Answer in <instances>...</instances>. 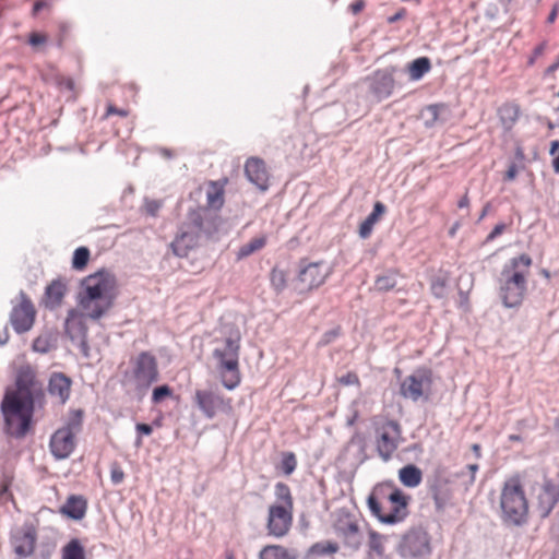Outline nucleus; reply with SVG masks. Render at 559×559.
<instances>
[{"mask_svg":"<svg viewBox=\"0 0 559 559\" xmlns=\"http://www.w3.org/2000/svg\"><path fill=\"white\" fill-rule=\"evenodd\" d=\"M332 273V267L325 262H310L301 266L298 273L300 292L310 290L322 285Z\"/></svg>","mask_w":559,"mask_h":559,"instance_id":"12","label":"nucleus"},{"mask_svg":"<svg viewBox=\"0 0 559 559\" xmlns=\"http://www.w3.org/2000/svg\"><path fill=\"white\" fill-rule=\"evenodd\" d=\"M341 383L345 385L357 384L359 382L358 377L355 373H347L340 379Z\"/></svg>","mask_w":559,"mask_h":559,"instance_id":"53","label":"nucleus"},{"mask_svg":"<svg viewBox=\"0 0 559 559\" xmlns=\"http://www.w3.org/2000/svg\"><path fill=\"white\" fill-rule=\"evenodd\" d=\"M396 550L405 559H424L431 554L430 536L421 526L412 527L401 537Z\"/></svg>","mask_w":559,"mask_h":559,"instance_id":"7","label":"nucleus"},{"mask_svg":"<svg viewBox=\"0 0 559 559\" xmlns=\"http://www.w3.org/2000/svg\"><path fill=\"white\" fill-rule=\"evenodd\" d=\"M501 519L509 525H522L526 521L528 503L518 477L504 481L500 493Z\"/></svg>","mask_w":559,"mask_h":559,"instance_id":"5","label":"nucleus"},{"mask_svg":"<svg viewBox=\"0 0 559 559\" xmlns=\"http://www.w3.org/2000/svg\"><path fill=\"white\" fill-rule=\"evenodd\" d=\"M537 510L542 518H547L559 501V481L545 479L538 488Z\"/></svg>","mask_w":559,"mask_h":559,"instance_id":"17","label":"nucleus"},{"mask_svg":"<svg viewBox=\"0 0 559 559\" xmlns=\"http://www.w3.org/2000/svg\"><path fill=\"white\" fill-rule=\"evenodd\" d=\"M469 204V200L467 198V195H464L460 201H459V207L463 209V207H467Z\"/></svg>","mask_w":559,"mask_h":559,"instance_id":"62","label":"nucleus"},{"mask_svg":"<svg viewBox=\"0 0 559 559\" xmlns=\"http://www.w3.org/2000/svg\"><path fill=\"white\" fill-rule=\"evenodd\" d=\"M479 466L476 463L468 464L465 468L460 473L461 476H468V479L465 481L466 486L473 485L475 481V475L478 471Z\"/></svg>","mask_w":559,"mask_h":559,"instance_id":"46","label":"nucleus"},{"mask_svg":"<svg viewBox=\"0 0 559 559\" xmlns=\"http://www.w3.org/2000/svg\"><path fill=\"white\" fill-rule=\"evenodd\" d=\"M382 490V486L376 487L373 492L367 499L371 514L385 524H395L403 521L408 514L407 506L409 497H407L402 490L392 488L391 492L388 495L390 508L386 511L377 499V493Z\"/></svg>","mask_w":559,"mask_h":559,"instance_id":"6","label":"nucleus"},{"mask_svg":"<svg viewBox=\"0 0 559 559\" xmlns=\"http://www.w3.org/2000/svg\"><path fill=\"white\" fill-rule=\"evenodd\" d=\"M270 281L276 292H282L286 286V276L282 270L273 269Z\"/></svg>","mask_w":559,"mask_h":559,"instance_id":"41","label":"nucleus"},{"mask_svg":"<svg viewBox=\"0 0 559 559\" xmlns=\"http://www.w3.org/2000/svg\"><path fill=\"white\" fill-rule=\"evenodd\" d=\"M189 228L200 238H209L217 230L216 217L207 211H193L189 214Z\"/></svg>","mask_w":559,"mask_h":559,"instance_id":"20","label":"nucleus"},{"mask_svg":"<svg viewBox=\"0 0 559 559\" xmlns=\"http://www.w3.org/2000/svg\"><path fill=\"white\" fill-rule=\"evenodd\" d=\"M135 429L140 436H150L153 431L151 425L143 423L136 424Z\"/></svg>","mask_w":559,"mask_h":559,"instance_id":"54","label":"nucleus"},{"mask_svg":"<svg viewBox=\"0 0 559 559\" xmlns=\"http://www.w3.org/2000/svg\"><path fill=\"white\" fill-rule=\"evenodd\" d=\"M36 535L33 531L16 533L12 537L14 552L19 558L31 556L35 548Z\"/></svg>","mask_w":559,"mask_h":559,"instance_id":"24","label":"nucleus"},{"mask_svg":"<svg viewBox=\"0 0 559 559\" xmlns=\"http://www.w3.org/2000/svg\"><path fill=\"white\" fill-rule=\"evenodd\" d=\"M365 8V1L364 0H355L350 5L349 9L354 14L359 13Z\"/></svg>","mask_w":559,"mask_h":559,"instance_id":"57","label":"nucleus"},{"mask_svg":"<svg viewBox=\"0 0 559 559\" xmlns=\"http://www.w3.org/2000/svg\"><path fill=\"white\" fill-rule=\"evenodd\" d=\"M200 239L194 229L189 228L188 222L171 242L173 251L178 257H186L188 250L194 248Z\"/></svg>","mask_w":559,"mask_h":559,"instance_id":"23","label":"nucleus"},{"mask_svg":"<svg viewBox=\"0 0 559 559\" xmlns=\"http://www.w3.org/2000/svg\"><path fill=\"white\" fill-rule=\"evenodd\" d=\"M504 228L506 225L503 223L496 225L491 233L488 235L487 240H492L499 235H501Z\"/></svg>","mask_w":559,"mask_h":559,"instance_id":"55","label":"nucleus"},{"mask_svg":"<svg viewBox=\"0 0 559 559\" xmlns=\"http://www.w3.org/2000/svg\"><path fill=\"white\" fill-rule=\"evenodd\" d=\"M47 38L45 35H41L39 33H32L28 38V43L33 47H38L40 45H44L46 43Z\"/></svg>","mask_w":559,"mask_h":559,"instance_id":"51","label":"nucleus"},{"mask_svg":"<svg viewBox=\"0 0 559 559\" xmlns=\"http://www.w3.org/2000/svg\"><path fill=\"white\" fill-rule=\"evenodd\" d=\"M222 337H216L213 349V359L223 385L235 389L240 382L239 353L241 334L238 328L226 326L222 331Z\"/></svg>","mask_w":559,"mask_h":559,"instance_id":"2","label":"nucleus"},{"mask_svg":"<svg viewBox=\"0 0 559 559\" xmlns=\"http://www.w3.org/2000/svg\"><path fill=\"white\" fill-rule=\"evenodd\" d=\"M397 284V275L395 272H385L379 275L374 282V289L378 292H388L393 289Z\"/></svg>","mask_w":559,"mask_h":559,"instance_id":"33","label":"nucleus"},{"mask_svg":"<svg viewBox=\"0 0 559 559\" xmlns=\"http://www.w3.org/2000/svg\"><path fill=\"white\" fill-rule=\"evenodd\" d=\"M132 373L136 390L144 393L154 382L158 381L159 372L156 358L148 352H142L134 359Z\"/></svg>","mask_w":559,"mask_h":559,"instance_id":"9","label":"nucleus"},{"mask_svg":"<svg viewBox=\"0 0 559 559\" xmlns=\"http://www.w3.org/2000/svg\"><path fill=\"white\" fill-rule=\"evenodd\" d=\"M293 522V508L272 504L269 508L267 530L275 537H283L289 531Z\"/></svg>","mask_w":559,"mask_h":559,"instance_id":"16","label":"nucleus"},{"mask_svg":"<svg viewBox=\"0 0 559 559\" xmlns=\"http://www.w3.org/2000/svg\"><path fill=\"white\" fill-rule=\"evenodd\" d=\"M110 114H118L120 116H127V111L122 110V109H117L116 107L114 106H109L108 107V115Z\"/></svg>","mask_w":559,"mask_h":559,"instance_id":"61","label":"nucleus"},{"mask_svg":"<svg viewBox=\"0 0 559 559\" xmlns=\"http://www.w3.org/2000/svg\"><path fill=\"white\" fill-rule=\"evenodd\" d=\"M51 343L48 336H38L33 342V349L40 354H46L51 349Z\"/></svg>","mask_w":559,"mask_h":559,"instance_id":"43","label":"nucleus"},{"mask_svg":"<svg viewBox=\"0 0 559 559\" xmlns=\"http://www.w3.org/2000/svg\"><path fill=\"white\" fill-rule=\"evenodd\" d=\"M394 72L395 68L391 67L378 70L373 74L370 91L379 100L385 99L392 94L395 85Z\"/></svg>","mask_w":559,"mask_h":559,"instance_id":"19","label":"nucleus"},{"mask_svg":"<svg viewBox=\"0 0 559 559\" xmlns=\"http://www.w3.org/2000/svg\"><path fill=\"white\" fill-rule=\"evenodd\" d=\"M207 203L213 207H221L223 204V193L217 190L207 192Z\"/></svg>","mask_w":559,"mask_h":559,"instance_id":"49","label":"nucleus"},{"mask_svg":"<svg viewBox=\"0 0 559 559\" xmlns=\"http://www.w3.org/2000/svg\"><path fill=\"white\" fill-rule=\"evenodd\" d=\"M20 305L14 306L10 314L11 325L17 334H22L32 329L36 314L32 301L24 292H20Z\"/></svg>","mask_w":559,"mask_h":559,"instance_id":"14","label":"nucleus"},{"mask_svg":"<svg viewBox=\"0 0 559 559\" xmlns=\"http://www.w3.org/2000/svg\"><path fill=\"white\" fill-rule=\"evenodd\" d=\"M444 110L442 105H429L423 111V117L427 126H432L439 118L440 112Z\"/></svg>","mask_w":559,"mask_h":559,"instance_id":"39","label":"nucleus"},{"mask_svg":"<svg viewBox=\"0 0 559 559\" xmlns=\"http://www.w3.org/2000/svg\"><path fill=\"white\" fill-rule=\"evenodd\" d=\"M489 207H490V204H489V203H487V204L484 206V209H483V211H481V213H480V215H479V219H483V218L487 215V213H488V211H489Z\"/></svg>","mask_w":559,"mask_h":559,"instance_id":"64","label":"nucleus"},{"mask_svg":"<svg viewBox=\"0 0 559 559\" xmlns=\"http://www.w3.org/2000/svg\"><path fill=\"white\" fill-rule=\"evenodd\" d=\"M400 481L408 487L415 488L420 485L423 480V472L414 464H408L399 471Z\"/></svg>","mask_w":559,"mask_h":559,"instance_id":"28","label":"nucleus"},{"mask_svg":"<svg viewBox=\"0 0 559 559\" xmlns=\"http://www.w3.org/2000/svg\"><path fill=\"white\" fill-rule=\"evenodd\" d=\"M531 265L532 259L525 253L511 258L503 265L499 277V296L506 308H515L522 304Z\"/></svg>","mask_w":559,"mask_h":559,"instance_id":"4","label":"nucleus"},{"mask_svg":"<svg viewBox=\"0 0 559 559\" xmlns=\"http://www.w3.org/2000/svg\"><path fill=\"white\" fill-rule=\"evenodd\" d=\"M194 403L209 419L214 418L218 413H226L230 409V405L223 396L211 389L197 390Z\"/></svg>","mask_w":559,"mask_h":559,"instance_id":"13","label":"nucleus"},{"mask_svg":"<svg viewBox=\"0 0 559 559\" xmlns=\"http://www.w3.org/2000/svg\"><path fill=\"white\" fill-rule=\"evenodd\" d=\"M431 69V62L428 57H419L407 66V72L411 81H419Z\"/></svg>","mask_w":559,"mask_h":559,"instance_id":"29","label":"nucleus"},{"mask_svg":"<svg viewBox=\"0 0 559 559\" xmlns=\"http://www.w3.org/2000/svg\"><path fill=\"white\" fill-rule=\"evenodd\" d=\"M432 372L427 368H418L407 376L401 383V395L417 402L420 399L428 400L431 394Z\"/></svg>","mask_w":559,"mask_h":559,"instance_id":"8","label":"nucleus"},{"mask_svg":"<svg viewBox=\"0 0 559 559\" xmlns=\"http://www.w3.org/2000/svg\"><path fill=\"white\" fill-rule=\"evenodd\" d=\"M401 425L395 420H388L380 429L377 439V452L383 462L391 460L393 453L402 441Z\"/></svg>","mask_w":559,"mask_h":559,"instance_id":"11","label":"nucleus"},{"mask_svg":"<svg viewBox=\"0 0 559 559\" xmlns=\"http://www.w3.org/2000/svg\"><path fill=\"white\" fill-rule=\"evenodd\" d=\"M64 329L71 342L76 344L81 350L86 354L88 348L86 341L87 326L84 314L75 309L69 310L64 322Z\"/></svg>","mask_w":559,"mask_h":559,"instance_id":"15","label":"nucleus"},{"mask_svg":"<svg viewBox=\"0 0 559 559\" xmlns=\"http://www.w3.org/2000/svg\"><path fill=\"white\" fill-rule=\"evenodd\" d=\"M9 341V332L5 328L3 331L0 332V345L7 344Z\"/></svg>","mask_w":559,"mask_h":559,"instance_id":"60","label":"nucleus"},{"mask_svg":"<svg viewBox=\"0 0 559 559\" xmlns=\"http://www.w3.org/2000/svg\"><path fill=\"white\" fill-rule=\"evenodd\" d=\"M386 211L385 205L382 202H376L372 212L365 218L359 226V236L362 239L368 238L371 235L374 224L380 219Z\"/></svg>","mask_w":559,"mask_h":559,"instance_id":"27","label":"nucleus"},{"mask_svg":"<svg viewBox=\"0 0 559 559\" xmlns=\"http://www.w3.org/2000/svg\"><path fill=\"white\" fill-rule=\"evenodd\" d=\"M60 511L70 519L81 520L86 512V500L81 496H70Z\"/></svg>","mask_w":559,"mask_h":559,"instance_id":"26","label":"nucleus"},{"mask_svg":"<svg viewBox=\"0 0 559 559\" xmlns=\"http://www.w3.org/2000/svg\"><path fill=\"white\" fill-rule=\"evenodd\" d=\"M275 496L281 503L280 507L293 508V497L289 487L284 483H277L275 485Z\"/></svg>","mask_w":559,"mask_h":559,"instance_id":"36","label":"nucleus"},{"mask_svg":"<svg viewBox=\"0 0 559 559\" xmlns=\"http://www.w3.org/2000/svg\"><path fill=\"white\" fill-rule=\"evenodd\" d=\"M90 259V250L86 247L75 249L72 259V266L75 270H82L86 266Z\"/></svg>","mask_w":559,"mask_h":559,"instance_id":"38","label":"nucleus"},{"mask_svg":"<svg viewBox=\"0 0 559 559\" xmlns=\"http://www.w3.org/2000/svg\"><path fill=\"white\" fill-rule=\"evenodd\" d=\"M404 15H405V9H401L394 15L388 17V22L390 24L395 23V22L400 21L401 19H403Z\"/></svg>","mask_w":559,"mask_h":559,"instance_id":"58","label":"nucleus"},{"mask_svg":"<svg viewBox=\"0 0 559 559\" xmlns=\"http://www.w3.org/2000/svg\"><path fill=\"white\" fill-rule=\"evenodd\" d=\"M173 391L167 384L156 386L152 393V402L154 404L160 403L164 399L169 397Z\"/></svg>","mask_w":559,"mask_h":559,"instance_id":"42","label":"nucleus"},{"mask_svg":"<svg viewBox=\"0 0 559 559\" xmlns=\"http://www.w3.org/2000/svg\"><path fill=\"white\" fill-rule=\"evenodd\" d=\"M550 155L552 158V167L555 173L559 174V141L555 140L550 144Z\"/></svg>","mask_w":559,"mask_h":559,"instance_id":"48","label":"nucleus"},{"mask_svg":"<svg viewBox=\"0 0 559 559\" xmlns=\"http://www.w3.org/2000/svg\"><path fill=\"white\" fill-rule=\"evenodd\" d=\"M334 531L344 545L352 550H358L362 544V534L358 521L347 512H341L334 523Z\"/></svg>","mask_w":559,"mask_h":559,"instance_id":"10","label":"nucleus"},{"mask_svg":"<svg viewBox=\"0 0 559 559\" xmlns=\"http://www.w3.org/2000/svg\"><path fill=\"white\" fill-rule=\"evenodd\" d=\"M115 280L104 271L86 276L81 283L79 302L87 316L97 320L114 305Z\"/></svg>","mask_w":559,"mask_h":559,"instance_id":"3","label":"nucleus"},{"mask_svg":"<svg viewBox=\"0 0 559 559\" xmlns=\"http://www.w3.org/2000/svg\"><path fill=\"white\" fill-rule=\"evenodd\" d=\"M265 246V238H253L249 242L241 246L237 252L238 260L249 257L253 252L262 249Z\"/></svg>","mask_w":559,"mask_h":559,"instance_id":"34","label":"nucleus"},{"mask_svg":"<svg viewBox=\"0 0 559 559\" xmlns=\"http://www.w3.org/2000/svg\"><path fill=\"white\" fill-rule=\"evenodd\" d=\"M110 479L114 485H119L124 479V473H123L121 466L117 462H114L110 465Z\"/></svg>","mask_w":559,"mask_h":559,"instance_id":"45","label":"nucleus"},{"mask_svg":"<svg viewBox=\"0 0 559 559\" xmlns=\"http://www.w3.org/2000/svg\"><path fill=\"white\" fill-rule=\"evenodd\" d=\"M15 385V391L5 393L1 411L7 433L23 438L29 430L35 408L44 406L46 394L44 383L31 367L19 370Z\"/></svg>","mask_w":559,"mask_h":559,"instance_id":"1","label":"nucleus"},{"mask_svg":"<svg viewBox=\"0 0 559 559\" xmlns=\"http://www.w3.org/2000/svg\"><path fill=\"white\" fill-rule=\"evenodd\" d=\"M431 292L437 298H443L445 296V281L441 277L433 280Z\"/></svg>","mask_w":559,"mask_h":559,"instance_id":"47","label":"nucleus"},{"mask_svg":"<svg viewBox=\"0 0 559 559\" xmlns=\"http://www.w3.org/2000/svg\"><path fill=\"white\" fill-rule=\"evenodd\" d=\"M245 174L250 182L260 190L265 191L269 187V174L265 164L258 157H251L246 162Z\"/></svg>","mask_w":559,"mask_h":559,"instance_id":"21","label":"nucleus"},{"mask_svg":"<svg viewBox=\"0 0 559 559\" xmlns=\"http://www.w3.org/2000/svg\"><path fill=\"white\" fill-rule=\"evenodd\" d=\"M50 451L57 460H64L75 448V439L69 428H59L50 438Z\"/></svg>","mask_w":559,"mask_h":559,"instance_id":"18","label":"nucleus"},{"mask_svg":"<svg viewBox=\"0 0 559 559\" xmlns=\"http://www.w3.org/2000/svg\"><path fill=\"white\" fill-rule=\"evenodd\" d=\"M559 68V57H558V60L552 63L551 66L548 67L547 69V73H552L555 72L557 69Z\"/></svg>","mask_w":559,"mask_h":559,"instance_id":"63","label":"nucleus"},{"mask_svg":"<svg viewBox=\"0 0 559 559\" xmlns=\"http://www.w3.org/2000/svg\"><path fill=\"white\" fill-rule=\"evenodd\" d=\"M386 536L381 535L374 531L369 532V542H368V555L371 557L376 555L378 557H383L385 552L384 544L386 542Z\"/></svg>","mask_w":559,"mask_h":559,"instance_id":"30","label":"nucleus"},{"mask_svg":"<svg viewBox=\"0 0 559 559\" xmlns=\"http://www.w3.org/2000/svg\"><path fill=\"white\" fill-rule=\"evenodd\" d=\"M62 559H85L84 548L78 539L70 540L63 547Z\"/></svg>","mask_w":559,"mask_h":559,"instance_id":"35","label":"nucleus"},{"mask_svg":"<svg viewBox=\"0 0 559 559\" xmlns=\"http://www.w3.org/2000/svg\"><path fill=\"white\" fill-rule=\"evenodd\" d=\"M516 174H518V167L514 163H512L508 170L506 171V176H504V179L506 180H513L515 177H516Z\"/></svg>","mask_w":559,"mask_h":559,"instance_id":"56","label":"nucleus"},{"mask_svg":"<svg viewBox=\"0 0 559 559\" xmlns=\"http://www.w3.org/2000/svg\"><path fill=\"white\" fill-rule=\"evenodd\" d=\"M297 466V460L294 453L287 452L283 454V459L281 461V469L285 475H290Z\"/></svg>","mask_w":559,"mask_h":559,"instance_id":"40","label":"nucleus"},{"mask_svg":"<svg viewBox=\"0 0 559 559\" xmlns=\"http://www.w3.org/2000/svg\"><path fill=\"white\" fill-rule=\"evenodd\" d=\"M260 559H296V555L282 546H266L260 551Z\"/></svg>","mask_w":559,"mask_h":559,"instance_id":"32","label":"nucleus"},{"mask_svg":"<svg viewBox=\"0 0 559 559\" xmlns=\"http://www.w3.org/2000/svg\"><path fill=\"white\" fill-rule=\"evenodd\" d=\"M558 10H559V4H555L551 12L549 13L548 17H547V22L548 23H554L557 19V14H558Z\"/></svg>","mask_w":559,"mask_h":559,"instance_id":"59","label":"nucleus"},{"mask_svg":"<svg viewBox=\"0 0 559 559\" xmlns=\"http://www.w3.org/2000/svg\"><path fill=\"white\" fill-rule=\"evenodd\" d=\"M499 117L503 127L509 130L519 118V107L513 104H506L499 108Z\"/></svg>","mask_w":559,"mask_h":559,"instance_id":"31","label":"nucleus"},{"mask_svg":"<svg viewBox=\"0 0 559 559\" xmlns=\"http://www.w3.org/2000/svg\"><path fill=\"white\" fill-rule=\"evenodd\" d=\"M72 380L62 372H52L48 381V393L64 404L71 393Z\"/></svg>","mask_w":559,"mask_h":559,"instance_id":"22","label":"nucleus"},{"mask_svg":"<svg viewBox=\"0 0 559 559\" xmlns=\"http://www.w3.org/2000/svg\"><path fill=\"white\" fill-rule=\"evenodd\" d=\"M67 287L66 284L60 280L52 281L45 290L44 302L45 306L49 309H55L59 307L62 302V299L66 295Z\"/></svg>","mask_w":559,"mask_h":559,"instance_id":"25","label":"nucleus"},{"mask_svg":"<svg viewBox=\"0 0 559 559\" xmlns=\"http://www.w3.org/2000/svg\"><path fill=\"white\" fill-rule=\"evenodd\" d=\"M337 550H338L337 544L332 543V542H320L310 547L309 554L323 556V555H329V554H335Z\"/></svg>","mask_w":559,"mask_h":559,"instance_id":"37","label":"nucleus"},{"mask_svg":"<svg viewBox=\"0 0 559 559\" xmlns=\"http://www.w3.org/2000/svg\"><path fill=\"white\" fill-rule=\"evenodd\" d=\"M160 205V202L157 200H145V211L151 216H155L158 213Z\"/></svg>","mask_w":559,"mask_h":559,"instance_id":"50","label":"nucleus"},{"mask_svg":"<svg viewBox=\"0 0 559 559\" xmlns=\"http://www.w3.org/2000/svg\"><path fill=\"white\" fill-rule=\"evenodd\" d=\"M82 421V411H74L72 413V416L70 417L69 421L63 428H69L73 436H75V432L80 430Z\"/></svg>","mask_w":559,"mask_h":559,"instance_id":"44","label":"nucleus"},{"mask_svg":"<svg viewBox=\"0 0 559 559\" xmlns=\"http://www.w3.org/2000/svg\"><path fill=\"white\" fill-rule=\"evenodd\" d=\"M433 500H435L436 508L439 511L443 510L448 502L447 498L444 496L440 495L439 492L433 493Z\"/></svg>","mask_w":559,"mask_h":559,"instance_id":"52","label":"nucleus"}]
</instances>
